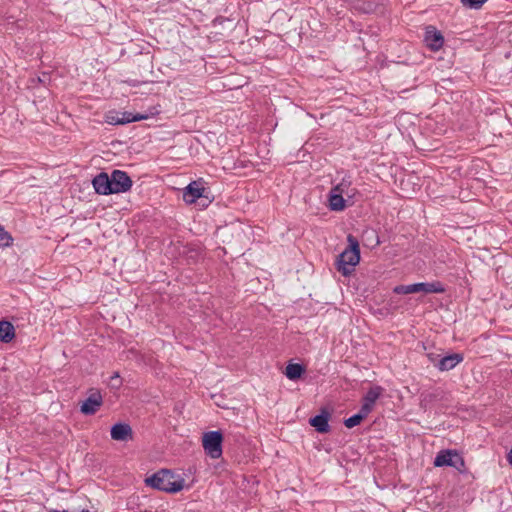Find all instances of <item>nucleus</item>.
Returning <instances> with one entry per match:
<instances>
[{"instance_id":"nucleus-11","label":"nucleus","mask_w":512,"mask_h":512,"mask_svg":"<svg viewBox=\"0 0 512 512\" xmlns=\"http://www.w3.org/2000/svg\"><path fill=\"white\" fill-rule=\"evenodd\" d=\"M329 418L330 413L323 409L319 415L310 418L309 424L313 426L317 432L327 433L330 430Z\"/></svg>"},{"instance_id":"nucleus-8","label":"nucleus","mask_w":512,"mask_h":512,"mask_svg":"<svg viewBox=\"0 0 512 512\" xmlns=\"http://www.w3.org/2000/svg\"><path fill=\"white\" fill-rule=\"evenodd\" d=\"M92 185L97 194L100 195H111L113 194L110 175L106 172L97 174L93 180Z\"/></svg>"},{"instance_id":"nucleus-10","label":"nucleus","mask_w":512,"mask_h":512,"mask_svg":"<svg viewBox=\"0 0 512 512\" xmlns=\"http://www.w3.org/2000/svg\"><path fill=\"white\" fill-rule=\"evenodd\" d=\"M204 191L200 183L193 181L184 189L183 199L188 204L195 203L197 199L204 196Z\"/></svg>"},{"instance_id":"nucleus-16","label":"nucleus","mask_w":512,"mask_h":512,"mask_svg":"<svg viewBox=\"0 0 512 512\" xmlns=\"http://www.w3.org/2000/svg\"><path fill=\"white\" fill-rule=\"evenodd\" d=\"M329 208L332 211H343L346 207L344 195L329 193L328 196Z\"/></svg>"},{"instance_id":"nucleus-7","label":"nucleus","mask_w":512,"mask_h":512,"mask_svg":"<svg viewBox=\"0 0 512 512\" xmlns=\"http://www.w3.org/2000/svg\"><path fill=\"white\" fill-rule=\"evenodd\" d=\"M384 389L381 386H372L362 399L361 410L366 414H370L374 408L376 401L382 395Z\"/></svg>"},{"instance_id":"nucleus-15","label":"nucleus","mask_w":512,"mask_h":512,"mask_svg":"<svg viewBox=\"0 0 512 512\" xmlns=\"http://www.w3.org/2000/svg\"><path fill=\"white\" fill-rule=\"evenodd\" d=\"M15 337L14 326L9 321H0V341L10 342Z\"/></svg>"},{"instance_id":"nucleus-21","label":"nucleus","mask_w":512,"mask_h":512,"mask_svg":"<svg viewBox=\"0 0 512 512\" xmlns=\"http://www.w3.org/2000/svg\"><path fill=\"white\" fill-rule=\"evenodd\" d=\"M12 236L0 226V248L8 247L12 244Z\"/></svg>"},{"instance_id":"nucleus-9","label":"nucleus","mask_w":512,"mask_h":512,"mask_svg":"<svg viewBox=\"0 0 512 512\" xmlns=\"http://www.w3.org/2000/svg\"><path fill=\"white\" fill-rule=\"evenodd\" d=\"M102 405V396L100 392H92L81 405V412L85 415H93Z\"/></svg>"},{"instance_id":"nucleus-24","label":"nucleus","mask_w":512,"mask_h":512,"mask_svg":"<svg viewBox=\"0 0 512 512\" xmlns=\"http://www.w3.org/2000/svg\"><path fill=\"white\" fill-rule=\"evenodd\" d=\"M507 460L512 465V449L509 451V453L507 455Z\"/></svg>"},{"instance_id":"nucleus-13","label":"nucleus","mask_w":512,"mask_h":512,"mask_svg":"<svg viewBox=\"0 0 512 512\" xmlns=\"http://www.w3.org/2000/svg\"><path fill=\"white\" fill-rule=\"evenodd\" d=\"M111 438L115 441H128L132 439V429L128 424L117 423L111 428Z\"/></svg>"},{"instance_id":"nucleus-20","label":"nucleus","mask_w":512,"mask_h":512,"mask_svg":"<svg viewBox=\"0 0 512 512\" xmlns=\"http://www.w3.org/2000/svg\"><path fill=\"white\" fill-rule=\"evenodd\" d=\"M367 416H368V414H366L365 412H362V410L360 409L357 414L345 419L344 425L347 428H353V427L359 425Z\"/></svg>"},{"instance_id":"nucleus-4","label":"nucleus","mask_w":512,"mask_h":512,"mask_svg":"<svg viewBox=\"0 0 512 512\" xmlns=\"http://www.w3.org/2000/svg\"><path fill=\"white\" fill-rule=\"evenodd\" d=\"M222 442L223 435L220 431H209L203 434V449L212 459H218L222 456Z\"/></svg>"},{"instance_id":"nucleus-5","label":"nucleus","mask_w":512,"mask_h":512,"mask_svg":"<svg viewBox=\"0 0 512 512\" xmlns=\"http://www.w3.org/2000/svg\"><path fill=\"white\" fill-rule=\"evenodd\" d=\"M434 465L436 467L449 466L458 471H462L465 463L463 458L456 451L442 450L436 455Z\"/></svg>"},{"instance_id":"nucleus-18","label":"nucleus","mask_w":512,"mask_h":512,"mask_svg":"<svg viewBox=\"0 0 512 512\" xmlns=\"http://www.w3.org/2000/svg\"><path fill=\"white\" fill-rule=\"evenodd\" d=\"M304 368L300 364L290 363L286 366L285 375L290 380H296L301 377Z\"/></svg>"},{"instance_id":"nucleus-22","label":"nucleus","mask_w":512,"mask_h":512,"mask_svg":"<svg viewBox=\"0 0 512 512\" xmlns=\"http://www.w3.org/2000/svg\"><path fill=\"white\" fill-rule=\"evenodd\" d=\"M487 0H461V3L469 8L479 9Z\"/></svg>"},{"instance_id":"nucleus-1","label":"nucleus","mask_w":512,"mask_h":512,"mask_svg":"<svg viewBox=\"0 0 512 512\" xmlns=\"http://www.w3.org/2000/svg\"><path fill=\"white\" fill-rule=\"evenodd\" d=\"M146 484L160 491L176 493L184 488L185 480L170 470H160L145 480Z\"/></svg>"},{"instance_id":"nucleus-12","label":"nucleus","mask_w":512,"mask_h":512,"mask_svg":"<svg viewBox=\"0 0 512 512\" xmlns=\"http://www.w3.org/2000/svg\"><path fill=\"white\" fill-rule=\"evenodd\" d=\"M425 42L430 49L437 51L443 46L444 39L439 31L430 26L426 30Z\"/></svg>"},{"instance_id":"nucleus-3","label":"nucleus","mask_w":512,"mask_h":512,"mask_svg":"<svg viewBox=\"0 0 512 512\" xmlns=\"http://www.w3.org/2000/svg\"><path fill=\"white\" fill-rule=\"evenodd\" d=\"M394 292L396 294H413L418 292H423L426 294L430 293H443L445 292V287L439 281L429 282V283H414L409 285H398L394 288Z\"/></svg>"},{"instance_id":"nucleus-2","label":"nucleus","mask_w":512,"mask_h":512,"mask_svg":"<svg viewBox=\"0 0 512 512\" xmlns=\"http://www.w3.org/2000/svg\"><path fill=\"white\" fill-rule=\"evenodd\" d=\"M348 247L338 256L337 270L344 276H348L360 261L359 243L355 237L348 235Z\"/></svg>"},{"instance_id":"nucleus-6","label":"nucleus","mask_w":512,"mask_h":512,"mask_svg":"<svg viewBox=\"0 0 512 512\" xmlns=\"http://www.w3.org/2000/svg\"><path fill=\"white\" fill-rule=\"evenodd\" d=\"M110 180L113 194L126 193L133 185L129 175L122 170H113L110 174Z\"/></svg>"},{"instance_id":"nucleus-19","label":"nucleus","mask_w":512,"mask_h":512,"mask_svg":"<svg viewBox=\"0 0 512 512\" xmlns=\"http://www.w3.org/2000/svg\"><path fill=\"white\" fill-rule=\"evenodd\" d=\"M158 111H154V112H151L150 114H140V113H137L135 115H132L131 113H123L122 116H121V119L123 121V124H126V123H130V122H136V121H141V120H146L149 118L150 115H154V114H157Z\"/></svg>"},{"instance_id":"nucleus-17","label":"nucleus","mask_w":512,"mask_h":512,"mask_svg":"<svg viewBox=\"0 0 512 512\" xmlns=\"http://www.w3.org/2000/svg\"><path fill=\"white\" fill-rule=\"evenodd\" d=\"M330 192L344 195L347 197H351L354 194L353 189H351V181L346 178H343L339 184H337L331 189Z\"/></svg>"},{"instance_id":"nucleus-14","label":"nucleus","mask_w":512,"mask_h":512,"mask_svg":"<svg viewBox=\"0 0 512 512\" xmlns=\"http://www.w3.org/2000/svg\"><path fill=\"white\" fill-rule=\"evenodd\" d=\"M464 357L460 353H453L442 357L435 365L440 371H449L463 361Z\"/></svg>"},{"instance_id":"nucleus-23","label":"nucleus","mask_w":512,"mask_h":512,"mask_svg":"<svg viewBox=\"0 0 512 512\" xmlns=\"http://www.w3.org/2000/svg\"><path fill=\"white\" fill-rule=\"evenodd\" d=\"M107 121H108V123L113 124V125L123 124V121H122L121 117L118 116V115H110V116H108L107 117Z\"/></svg>"}]
</instances>
